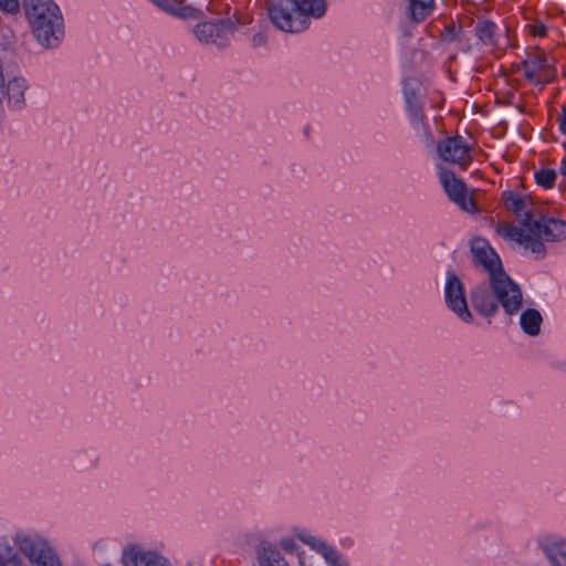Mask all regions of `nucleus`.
Returning a JSON list of instances; mask_svg holds the SVG:
<instances>
[{"mask_svg":"<svg viewBox=\"0 0 566 566\" xmlns=\"http://www.w3.org/2000/svg\"><path fill=\"white\" fill-rule=\"evenodd\" d=\"M174 9L172 14L184 19L196 18L198 12L195 8L185 6L179 1H176Z\"/></svg>","mask_w":566,"mask_h":566,"instance_id":"393cba45","label":"nucleus"},{"mask_svg":"<svg viewBox=\"0 0 566 566\" xmlns=\"http://www.w3.org/2000/svg\"><path fill=\"white\" fill-rule=\"evenodd\" d=\"M301 539L303 541V543L308 545L311 548H313L315 552L321 554L323 557H324V554H326V552L332 547L322 538H318V537H315L312 535L302 536Z\"/></svg>","mask_w":566,"mask_h":566,"instance_id":"b1692460","label":"nucleus"},{"mask_svg":"<svg viewBox=\"0 0 566 566\" xmlns=\"http://www.w3.org/2000/svg\"><path fill=\"white\" fill-rule=\"evenodd\" d=\"M266 43V36L264 33L260 32L253 35L252 44L253 46H262Z\"/></svg>","mask_w":566,"mask_h":566,"instance_id":"7c9ffc66","label":"nucleus"},{"mask_svg":"<svg viewBox=\"0 0 566 566\" xmlns=\"http://www.w3.org/2000/svg\"><path fill=\"white\" fill-rule=\"evenodd\" d=\"M532 33L537 36H544L546 34V28L543 24L533 25Z\"/></svg>","mask_w":566,"mask_h":566,"instance_id":"473e14b6","label":"nucleus"},{"mask_svg":"<svg viewBox=\"0 0 566 566\" xmlns=\"http://www.w3.org/2000/svg\"><path fill=\"white\" fill-rule=\"evenodd\" d=\"M0 9L7 13H18L20 4L18 0H0Z\"/></svg>","mask_w":566,"mask_h":566,"instance_id":"c85d7f7f","label":"nucleus"},{"mask_svg":"<svg viewBox=\"0 0 566 566\" xmlns=\"http://www.w3.org/2000/svg\"><path fill=\"white\" fill-rule=\"evenodd\" d=\"M0 566H21V558L8 544H0Z\"/></svg>","mask_w":566,"mask_h":566,"instance_id":"4be33fe9","label":"nucleus"},{"mask_svg":"<svg viewBox=\"0 0 566 566\" xmlns=\"http://www.w3.org/2000/svg\"><path fill=\"white\" fill-rule=\"evenodd\" d=\"M497 27L494 22L484 20L479 21L475 27L478 38L484 43L492 45L495 43L494 35Z\"/></svg>","mask_w":566,"mask_h":566,"instance_id":"412c9836","label":"nucleus"},{"mask_svg":"<svg viewBox=\"0 0 566 566\" xmlns=\"http://www.w3.org/2000/svg\"><path fill=\"white\" fill-rule=\"evenodd\" d=\"M538 544L553 566H566V541L557 535H544Z\"/></svg>","mask_w":566,"mask_h":566,"instance_id":"f8f14e48","label":"nucleus"},{"mask_svg":"<svg viewBox=\"0 0 566 566\" xmlns=\"http://www.w3.org/2000/svg\"><path fill=\"white\" fill-rule=\"evenodd\" d=\"M437 150L442 160L458 164L463 169L473 160L470 145L460 135L442 139L438 143Z\"/></svg>","mask_w":566,"mask_h":566,"instance_id":"1a4fd4ad","label":"nucleus"},{"mask_svg":"<svg viewBox=\"0 0 566 566\" xmlns=\"http://www.w3.org/2000/svg\"><path fill=\"white\" fill-rule=\"evenodd\" d=\"M473 308L484 317L494 316L501 305L507 315L516 314L523 303L520 286L506 273L493 274L489 283H479L470 291Z\"/></svg>","mask_w":566,"mask_h":566,"instance_id":"f257e3e1","label":"nucleus"},{"mask_svg":"<svg viewBox=\"0 0 566 566\" xmlns=\"http://www.w3.org/2000/svg\"><path fill=\"white\" fill-rule=\"evenodd\" d=\"M407 14L410 20L418 24L423 22L434 9V0H406Z\"/></svg>","mask_w":566,"mask_h":566,"instance_id":"2eb2a0df","label":"nucleus"},{"mask_svg":"<svg viewBox=\"0 0 566 566\" xmlns=\"http://www.w3.org/2000/svg\"><path fill=\"white\" fill-rule=\"evenodd\" d=\"M524 227L528 233L511 223L499 224L497 232L530 250L536 259H543L546 254L544 241L557 242L566 239V221L541 214L539 218L526 216Z\"/></svg>","mask_w":566,"mask_h":566,"instance_id":"f03ea898","label":"nucleus"},{"mask_svg":"<svg viewBox=\"0 0 566 566\" xmlns=\"http://www.w3.org/2000/svg\"><path fill=\"white\" fill-rule=\"evenodd\" d=\"M177 0H153V2L158 6L164 11L172 14V11L175 10V4Z\"/></svg>","mask_w":566,"mask_h":566,"instance_id":"c756f323","label":"nucleus"},{"mask_svg":"<svg viewBox=\"0 0 566 566\" xmlns=\"http://www.w3.org/2000/svg\"><path fill=\"white\" fill-rule=\"evenodd\" d=\"M326 12L325 0H270L268 13L271 22L283 32L306 30L310 18H321Z\"/></svg>","mask_w":566,"mask_h":566,"instance_id":"7ed1b4c3","label":"nucleus"},{"mask_svg":"<svg viewBox=\"0 0 566 566\" xmlns=\"http://www.w3.org/2000/svg\"><path fill=\"white\" fill-rule=\"evenodd\" d=\"M261 566H289L281 553L272 546L263 547L261 557Z\"/></svg>","mask_w":566,"mask_h":566,"instance_id":"aec40b11","label":"nucleus"},{"mask_svg":"<svg viewBox=\"0 0 566 566\" xmlns=\"http://www.w3.org/2000/svg\"><path fill=\"white\" fill-rule=\"evenodd\" d=\"M526 64L532 66L539 78H543L546 83H549L555 77V72L551 67L547 57L544 53H536L526 59Z\"/></svg>","mask_w":566,"mask_h":566,"instance_id":"a211bd4d","label":"nucleus"},{"mask_svg":"<svg viewBox=\"0 0 566 566\" xmlns=\"http://www.w3.org/2000/svg\"><path fill=\"white\" fill-rule=\"evenodd\" d=\"M103 566H112V565H111V564H105V565H103Z\"/></svg>","mask_w":566,"mask_h":566,"instance_id":"c9c22d12","label":"nucleus"},{"mask_svg":"<svg viewBox=\"0 0 566 566\" xmlns=\"http://www.w3.org/2000/svg\"><path fill=\"white\" fill-rule=\"evenodd\" d=\"M13 543L32 566H62L53 547L44 537L34 532H17L13 536Z\"/></svg>","mask_w":566,"mask_h":566,"instance_id":"39448f33","label":"nucleus"},{"mask_svg":"<svg viewBox=\"0 0 566 566\" xmlns=\"http://www.w3.org/2000/svg\"><path fill=\"white\" fill-rule=\"evenodd\" d=\"M439 177L450 200L465 212L475 213L478 211L473 198L467 196L468 189L465 184L457 178L453 171L447 168H440Z\"/></svg>","mask_w":566,"mask_h":566,"instance_id":"6e6552de","label":"nucleus"},{"mask_svg":"<svg viewBox=\"0 0 566 566\" xmlns=\"http://www.w3.org/2000/svg\"><path fill=\"white\" fill-rule=\"evenodd\" d=\"M521 67L524 71L525 78L528 80L530 82H532L533 84H535V85L546 84V82L543 78L538 77L536 71L532 66H528L526 64V60H524L521 63Z\"/></svg>","mask_w":566,"mask_h":566,"instance_id":"bb28decb","label":"nucleus"},{"mask_svg":"<svg viewBox=\"0 0 566 566\" xmlns=\"http://www.w3.org/2000/svg\"><path fill=\"white\" fill-rule=\"evenodd\" d=\"M542 322V315L535 308H527L520 317V324L523 332L530 336H537L539 334Z\"/></svg>","mask_w":566,"mask_h":566,"instance_id":"f3484780","label":"nucleus"},{"mask_svg":"<svg viewBox=\"0 0 566 566\" xmlns=\"http://www.w3.org/2000/svg\"><path fill=\"white\" fill-rule=\"evenodd\" d=\"M235 29V23L230 19L205 21L196 25L195 34L200 42L226 48L230 43V35Z\"/></svg>","mask_w":566,"mask_h":566,"instance_id":"0eeeda50","label":"nucleus"},{"mask_svg":"<svg viewBox=\"0 0 566 566\" xmlns=\"http://www.w3.org/2000/svg\"><path fill=\"white\" fill-rule=\"evenodd\" d=\"M444 301L448 308L451 310L461 321L465 323H471L473 321V315L469 310L465 297L464 284L451 270L447 271Z\"/></svg>","mask_w":566,"mask_h":566,"instance_id":"423d86ee","label":"nucleus"},{"mask_svg":"<svg viewBox=\"0 0 566 566\" xmlns=\"http://www.w3.org/2000/svg\"><path fill=\"white\" fill-rule=\"evenodd\" d=\"M27 87V82L23 77H13L8 81L1 95L3 98L7 96L9 107L21 109L24 106V92Z\"/></svg>","mask_w":566,"mask_h":566,"instance_id":"ddd939ff","label":"nucleus"},{"mask_svg":"<svg viewBox=\"0 0 566 566\" xmlns=\"http://www.w3.org/2000/svg\"><path fill=\"white\" fill-rule=\"evenodd\" d=\"M324 559L329 566H348L343 556L334 547H331L326 554H324Z\"/></svg>","mask_w":566,"mask_h":566,"instance_id":"a878e982","label":"nucleus"},{"mask_svg":"<svg viewBox=\"0 0 566 566\" xmlns=\"http://www.w3.org/2000/svg\"><path fill=\"white\" fill-rule=\"evenodd\" d=\"M405 97L407 103V109L410 115L411 122L416 126H421L427 133V126L424 123V115L422 106L417 99V94L413 90H405Z\"/></svg>","mask_w":566,"mask_h":566,"instance_id":"dca6fc26","label":"nucleus"},{"mask_svg":"<svg viewBox=\"0 0 566 566\" xmlns=\"http://www.w3.org/2000/svg\"><path fill=\"white\" fill-rule=\"evenodd\" d=\"M261 566H289L281 553L272 546L263 547L261 557Z\"/></svg>","mask_w":566,"mask_h":566,"instance_id":"6ab92c4d","label":"nucleus"},{"mask_svg":"<svg viewBox=\"0 0 566 566\" xmlns=\"http://www.w3.org/2000/svg\"><path fill=\"white\" fill-rule=\"evenodd\" d=\"M559 129L566 135V106L562 108V115L559 117Z\"/></svg>","mask_w":566,"mask_h":566,"instance_id":"2f4dec72","label":"nucleus"},{"mask_svg":"<svg viewBox=\"0 0 566 566\" xmlns=\"http://www.w3.org/2000/svg\"><path fill=\"white\" fill-rule=\"evenodd\" d=\"M23 8L32 32L45 48L56 46L63 38V18L52 0H24Z\"/></svg>","mask_w":566,"mask_h":566,"instance_id":"20e7f679","label":"nucleus"},{"mask_svg":"<svg viewBox=\"0 0 566 566\" xmlns=\"http://www.w3.org/2000/svg\"><path fill=\"white\" fill-rule=\"evenodd\" d=\"M405 34H406L407 36H410V32H409V31H406V32H405Z\"/></svg>","mask_w":566,"mask_h":566,"instance_id":"f704fd0d","label":"nucleus"},{"mask_svg":"<svg viewBox=\"0 0 566 566\" xmlns=\"http://www.w3.org/2000/svg\"><path fill=\"white\" fill-rule=\"evenodd\" d=\"M535 181L544 189H551L555 185L556 171L554 169L543 168L535 172Z\"/></svg>","mask_w":566,"mask_h":566,"instance_id":"5701e85b","label":"nucleus"},{"mask_svg":"<svg viewBox=\"0 0 566 566\" xmlns=\"http://www.w3.org/2000/svg\"><path fill=\"white\" fill-rule=\"evenodd\" d=\"M502 199L506 209L512 211L523 226L526 216L534 218L533 212L530 210L531 201L528 199L513 191H504Z\"/></svg>","mask_w":566,"mask_h":566,"instance_id":"4468645a","label":"nucleus"},{"mask_svg":"<svg viewBox=\"0 0 566 566\" xmlns=\"http://www.w3.org/2000/svg\"><path fill=\"white\" fill-rule=\"evenodd\" d=\"M471 253L473 254L474 263L482 265L488 271L489 277H492V273H505L500 256L485 239L474 238L471 241Z\"/></svg>","mask_w":566,"mask_h":566,"instance_id":"9d476101","label":"nucleus"},{"mask_svg":"<svg viewBox=\"0 0 566 566\" xmlns=\"http://www.w3.org/2000/svg\"><path fill=\"white\" fill-rule=\"evenodd\" d=\"M123 563L125 566H171L165 557L139 547L126 549Z\"/></svg>","mask_w":566,"mask_h":566,"instance_id":"9b49d317","label":"nucleus"},{"mask_svg":"<svg viewBox=\"0 0 566 566\" xmlns=\"http://www.w3.org/2000/svg\"><path fill=\"white\" fill-rule=\"evenodd\" d=\"M460 31L461 27H457L453 22L446 25L444 31L442 33L443 40L447 42L455 41Z\"/></svg>","mask_w":566,"mask_h":566,"instance_id":"cd10ccee","label":"nucleus"},{"mask_svg":"<svg viewBox=\"0 0 566 566\" xmlns=\"http://www.w3.org/2000/svg\"><path fill=\"white\" fill-rule=\"evenodd\" d=\"M559 171L563 176L566 177V157L562 160V164H560V167H559Z\"/></svg>","mask_w":566,"mask_h":566,"instance_id":"72a5a7b5","label":"nucleus"}]
</instances>
